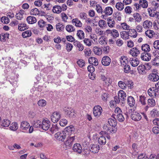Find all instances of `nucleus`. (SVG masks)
I'll return each instance as SVG.
<instances>
[{"label":"nucleus","instance_id":"f257e3e1","mask_svg":"<svg viewBox=\"0 0 159 159\" xmlns=\"http://www.w3.org/2000/svg\"><path fill=\"white\" fill-rule=\"evenodd\" d=\"M67 134V132L62 131L61 132H58L55 134V137L56 139L63 141L65 139Z\"/></svg>","mask_w":159,"mask_h":159},{"label":"nucleus","instance_id":"f03ea898","mask_svg":"<svg viewBox=\"0 0 159 159\" xmlns=\"http://www.w3.org/2000/svg\"><path fill=\"white\" fill-rule=\"evenodd\" d=\"M102 111V107L99 105L95 106L93 108V114L94 116L97 118L99 117Z\"/></svg>","mask_w":159,"mask_h":159},{"label":"nucleus","instance_id":"7ed1b4c3","mask_svg":"<svg viewBox=\"0 0 159 159\" xmlns=\"http://www.w3.org/2000/svg\"><path fill=\"white\" fill-rule=\"evenodd\" d=\"M50 126V122L48 119H43L42 122L41 127L44 130H48Z\"/></svg>","mask_w":159,"mask_h":159},{"label":"nucleus","instance_id":"20e7f679","mask_svg":"<svg viewBox=\"0 0 159 159\" xmlns=\"http://www.w3.org/2000/svg\"><path fill=\"white\" fill-rule=\"evenodd\" d=\"M61 115L57 112H53L51 116L52 121L54 123H56L59 121L60 119Z\"/></svg>","mask_w":159,"mask_h":159},{"label":"nucleus","instance_id":"39448f33","mask_svg":"<svg viewBox=\"0 0 159 159\" xmlns=\"http://www.w3.org/2000/svg\"><path fill=\"white\" fill-rule=\"evenodd\" d=\"M64 111L69 117H72L74 116L75 113V110L71 108L65 107L64 108Z\"/></svg>","mask_w":159,"mask_h":159},{"label":"nucleus","instance_id":"423d86ee","mask_svg":"<svg viewBox=\"0 0 159 159\" xmlns=\"http://www.w3.org/2000/svg\"><path fill=\"white\" fill-rule=\"evenodd\" d=\"M131 119L135 121L140 120L142 118V116L139 112L135 111L133 112L131 116Z\"/></svg>","mask_w":159,"mask_h":159},{"label":"nucleus","instance_id":"0eeeda50","mask_svg":"<svg viewBox=\"0 0 159 159\" xmlns=\"http://www.w3.org/2000/svg\"><path fill=\"white\" fill-rule=\"evenodd\" d=\"M73 150L74 152L78 154L81 153L82 150L81 146L78 143L74 144L73 147Z\"/></svg>","mask_w":159,"mask_h":159},{"label":"nucleus","instance_id":"6e6552de","mask_svg":"<svg viewBox=\"0 0 159 159\" xmlns=\"http://www.w3.org/2000/svg\"><path fill=\"white\" fill-rule=\"evenodd\" d=\"M111 60L110 58L107 56L103 57L102 60V63L104 66H109L111 62Z\"/></svg>","mask_w":159,"mask_h":159},{"label":"nucleus","instance_id":"1a4fd4ad","mask_svg":"<svg viewBox=\"0 0 159 159\" xmlns=\"http://www.w3.org/2000/svg\"><path fill=\"white\" fill-rule=\"evenodd\" d=\"M106 33L108 34H110L114 38H116L119 36V34L117 30L115 29L112 30H106Z\"/></svg>","mask_w":159,"mask_h":159},{"label":"nucleus","instance_id":"9d476101","mask_svg":"<svg viewBox=\"0 0 159 159\" xmlns=\"http://www.w3.org/2000/svg\"><path fill=\"white\" fill-rule=\"evenodd\" d=\"M148 79L152 81L155 82L159 80V76L156 73H152L148 76Z\"/></svg>","mask_w":159,"mask_h":159},{"label":"nucleus","instance_id":"9b49d317","mask_svg":"<svg viewBox=\"0 0 159 159\" xmlns=\"http://www.w3.org/2000/svg\"><path fill=\"white\" fill-rule=\"evenodd\" d=\"M75 140V136H72L69 137L68 138L67 140L66 141L65 143L66 147L69 148L72 146L73 142Z\"/></svg>","mask_w":159,"mask_h":159},{"label":"nucleus","instance_id":"f8f14e48","mask_svg":"<svg viewBox=\"0 0 159 159\" xmlns=\"http://www.w3.org/2000/svg\"><path fill=\"white\" fill-rule=\"evenodd\" d=\"M100 147L98 145L93 144L90 146V151L94 153H98L100 149Z\"/></svg>","mask_w":159,"mask_h":159},{"label":"nucleus","instance_id":"ddd939ff","mask_svg":"<svg viewBox=\"0 0 159 159\" xmlns=\"http://www.w3.org/2000/svg\"><path fill=\"white\" fill-rule=\"evenodd\" d=\"M118 95L119 97L120 100L124 102L126 100V94L122 90H120L118 92Z\"/></svg>","mask_w":159,"mask_h":159},{"label":"nucleus","instance_id":"4468645a","mask_svg":"<svg viewBox=\"0 0 159 159\" xmlns=\"http://www.w3.org/2000/svg\"><path fill=\"white\" fill-rule=\"evenodd\" d=\"M151 55L147 52H144L141 55V57L142 60L145 61H148L151 59Z\"/></svg>","mask_w":159,"mask_h":159},{"label":"nucleus","instance_id":"2eb2a0df","mask_svg":"<svg viewBox=\"0 0 159 159\" xmlns=\"http://www.w3.org/2000/svg\"><path fill=\"white\" fill-rule=\"evenodd\" d=\"M148 105L146 106L145 109L147 110L149 107H151L154 106L156 105V102L155 100L152 98L151 99H148Z\"/></svg>","mask_w":159,"mask_h":159},{"label":"nucleus","instance_id":"dca6fc26","mask_svg":"<svg viewBox=\"0 0 159 159\" xmlns=\"http://www.w3.org/2000/svg\"><path fill=\"white\" fill-rule=\"evenodd\" d=\"M152 23L151 21L147 20L143 22V26L144 28L148 29L152 27Z\"/></svg>","mask_w":159,"mask_h":159},{"label":"nucleus","instance_id":"f3484780","mask_svg":"<svg viewBox=\"0 0 159 159\" xmlns=\"http://www.w3.org/2000/svg\"><path fill=\"white\" fill-rule=\"evenodd\" d=\"M140 53V51L136 47L133 48L130 51V54L133 57L137 56Z\"/></svg>","mask_w":159,"mask_h":159},{"label":"nucleus","instance_id":"a211bd4d","mask_svg":"<svg viewBox=\"0 0 159 159\" xmlns=\"http://www.w3.org/2000/svg\"><path fill=\"white\" fill-rule=\"evenodd\" d=\"M30 126L29 123L26 121H23L21 123L20 128L22 130H25L28 129Z\"/></svg>","mask_w":159,"mask_h":159},{"label":"nucleus","instance_id":"6ab92c4d","mask_svg":"<svg viewBox=\"0 0 159 159\" xmlns=\"http://www.w3.org/2000/svg\"><path fill=\"white\" fill-rule=\"evenodd\" d=\"M131 66L133 67L137 66L139 64V61L136 57L130 58L129 61Z\"/></svg>","mask_w":159,"mask_h":159},{"label":"nucleus","instance_id":"aec40b11","mask_svg":"<svg viewBox=\"0 0 159 159\" xmlns=\"http://www.w3.org/2000/svg\"><path fill=\"white\" fill-rule=\"evenodd\" d=\"M89 62L93 65L97 66L98 65V59L95 57H91L88 60Z\"/></svg>","mask_w":159,"mask_h":159},{"label":"nucleus","instance_id":"412c9836","mask_svg":"<svg viewBox=\"0 0 159 159\" xmlns=\"http://www.w3.org/2000/svg\"><path fill=\"white\" fill-rule=\"evenodd\" d=\"M127 101L128 104L130 107L134 106L135 103V99L132 96L128 97L127 98Z\"/></svg>","mask_w":159,"mask_h":159},{"label":"nucleus","instance_id":"4be33fe9","mask_svg":"<svg viewBox=\"0 0 159 159\" xmlns=\"http://www.w3.org/2000/svg\"><path fill=\"white\" fill-rule=\"evenodd\" d=\"M129 36L135 38L137 36L138 34L136 30L134 29H130L128 31Z\"/></svg>","mask_w":159,"mask_h":159},{"label":"nucleus","instance_id":"5701e85b","mask_svg":"<svg viewBox=\"0 0 159 159\" xmlns=\"http://www.w3.org/2000/svg\"><path fill=\"white\" fill-rule=\"evenodd\" d=\"M26 21L29 24H33L36 22L37 20L35 17L30 16L27 17Z\"/></svg>","mask_w":159,"mask_h":159},{"label":"nucleus","instance_id":"b1692460","mask_svg":"<svg viewBox=\"0 0 159 159\" xmlns=\"http://www.w3.org/2000/svg\"><path fill=\"white\" fill-rule=\"evenodd\" d=\"M108 123L111 126L113 127H115L117 124L116 119L114 118L113 119L111 118L108 119Z\"/></svg>","mask_w":159,"mask_h":159},{"label":"nucleus","instance_id":"393cba45","mask_svg":"<svg viewBox=\"0 0 159 159\" xmlns=\"http://www.w3.org/2000/svg\"><path fill=\"white\" fill-rule=\"evenodd\" d=\"M133 16L135 22H140L142 20V16L139 13H135L134 14Z\"/></svg>","mask_w":159,"mask_h":159},{"label":"nucleus","instance_id":"a878e982","mask_svg":"<svg viewBox=\"0 0 159 159\" xmlns=\"http://www.w3.org/2000/svg\"><path fill=\"white\" fill-rule=\"evenodd\" d=\"M148 94L151 97H153L157 95V91H156L153 88H150L148 91Z\"/></svg>","mask_w":159,"mask_h":159},{"label":"nucleus","instance_id":"bb28decb","mask_svg":"<svg viewBox=\"0 0 159 159\" xmlns=\"http://www.w3.org/2000/svg\"><path fill=\"white\" fill-rule=\"evenodd\" d=\"M62 11L61 7L60 6L56 5L53 7L52 11L57 14L60 13Z\"/></svg>","mask_w":159,"mask_h":159},{"label":"nucleus","instance_id":"cd10ccee","mask_svg":"<svg viewBox=\"0 0 159 159\" xmlns=\"http://www.w3.org/2000/svg\"><path fill=\"white\" fill-rule=\"evenodd\" d=\"M98 41L100 44L105 45L107 44V40L106 37L102 36L99 39Z\"/></svg>","mask_w":159,"mask_h":159},{"label":"nucleus","instance_id":"c85d7f7f","mask_svg":"<svg viewBox=\"0 0 159 159\" xmlns=\"http://www.w3.org/2000/svg\"><path fill=\"white\" fill-rule=\"evenodd\" d=\"M137 69L139 72L141 74H144L146 73L145 71L146 70V68L144 65L141 64L138 67Z\"/></svg>","mask_w":159,"mask_h":159},{"label":"nucleus","instance_id":"c756f323","mask_svg":"<svg viewBox=\"0 0 159 159\" xmlns=\"http://www.w3.org/2000/svg\"><path fill=\"white\" fill-rule=\"evenodd\" d=\"M72 22L73 25H75L76 27H81L82 24L81 21L78 18H75L72 19Z\"/></svg>","mask_w":159,"mask_h":159},{"label":"nucleus","instance_id":"7c9ffc66","mask_svg":"<svg viewBox=\"0 0 159 159\" xmlns=\"http://www.w3.org/2000/svg\"><path fill=\"white\" fill-rule=\"evenodd\" d=\"M153 47L156 49L155 52L159 55V40H156L153 44Z\"/></svg>","mask_w":159,"mask_h":159},{"label":"nucleus","instance_id":"2f4dec72","mask_svg":"<svg viewBox=\"0 0 159 159\" xmlns=\"http://www.w3.org/2000/svg\"><path fill=\"white\" fill-rule=\"evenodd\" d=\"M98 143L101 145H104L106 143V139L105 137L103 135L101 136L98 140Z\"/></svg>","mask_w":159,"mask_h":159},{"label":"nucleus","instance_id":"473e14b6","mask_svg":"<svg viewBox=\"0 0 159 159\" xmlns=\"http://www.w3.org/2000/svg\"><path fill=\"white\" fill-rule=\"evenodd\" d=\"M93 51L95 54L98 55H101L102 53V49L97 47H95L93 48Z\"/></svg>","mask_w":159,"mask_h":159},{"label":"nucleus","instance_id":"72a5a7b5","mask_svg":"<svg viewBox=\"0 0 159 159\" xmlns=\"http://www.w3.org/2000/svg\"><path fill=\"white\" fill-rule=\"evenodd\" d=\"M128 34V31L127 32L125 31H122L120 33L121 37L125 40L128 39L129 38V36Z\"/></svg>","mask_w":159,"mask_h":159},{"label":"nucleus","instance_id":"f704fd0d","mask_svg":"<svg viewBox=\"0 0 159 159\" xmlns=\"http://www.w3.org/2000/svg\"><path fill=\"white\" fill-rule=\"evenodd\" d=\"M140 7L147 8L148 7V2L146 0H140L139 2Z\"/></svg>","mask_w":159,"mask_h":159},{"label":"nucleus","instance_id":"c9c22d12","mask_svg":"<svg viewBox=\"0 0 159 159\" xmlns=\"http://www.w3.org/2000/svg\"><path fill=\"white\" fill-rule=\"evenodd\" d=\"M103 13H105V14L107 15H111L113 13V9L110 7H106Z\"/></svg>","mask_w":159,"mask_h":159},{"label":"nucleus","instance_id":"e433bc0d","mask_svg":"<svg viewBox=\"0 0 159 159\" xmlns=\"http://www.w3.org/2000/svg\"><path fill=\"white\" fill-rule=\"evenodd\" d=\"M56 29L57 31L62 32L64 30L65 26L62 24L58 23L56 26Z\"/></svg>","mask_w":159,"mask_h":159},{"label":"nucleus","instance_id":"4c0bfd02","mask_svg":"<svg viewBox=\"0 0 159 159\" xmlns=\"http://www.w3.org/2000/svg\"><path fill=\"white\" fill-rule=\"evenodd\" d=\"M28 27L27 25L24 23H21L18 26V29L19 30L22 31L27 29Z\"/></svg>","mask_w":159,"mask_h":159},{"label":"nucleus","instance_id":"58836bf2","mask_svg":"<svg viewBox=\"0 0 159 159\" xmlns=\"http://www.w3.org/2000/svg\"><path fill=\"white\" fill-rule=\"evenodd\" d=\"M151 64L153 65L159 66V56L157 55L151 61Z\"/></svg>","mask_w":159,"mask_h":159},{"label":"nucleus","instance_id":"ea45409f","mask_svg":"<svg viewBox=\"0 0 159 159\" xmlns=\"http://www.w3.org/2000/svg\"><path fill=\"white\" fill-rule=\"evenodd\" d=\"M18 128V124L16 122H15L11 123L10 126V129L13 131L17 130Z\"/></svg>","mask_w":159,"mask_h":159},{"label":"nucleus","instance_id":"a19ab883","mask_svg":"<svg viewBox=\"0 0 159 159\" xmlns=\"http://www.w3.org/2000/svg\"><path fill=\"white\" fill-rule=\"evenodd\" d=\"M10 120L7 119H4L2 120L1 125L2 126L7 127L10 125Z\"/></svg>","mask_w":159,"mask_h":159},{"label":"nucleus","instance_id":"79ce46f5","mask_svg":"<svg viewBox=\"0 0 159 159\" xmlns=\"http://www.w3.org/2000/svg\"><path fill=\"white\" fill-rule=\"evenodd\" d=\"M141 49L143 51L145 52H149L150 50L149 46L148 44L142 45L141 46Z\"/></svg>","mask_w":159,"mask_h":159},{"label":"nucleus","instance_id":"37998d69","mask_svg":"<svg viewBox=\"0 0 159 159\" xmlns=\"http://www.w3.org/2000/svg\"><path fill=\"white\" fill-rule=\"evenodd\" d=\"M75 130V128L73 125H70L68 127H67L66 128V130L64 131L66 132L67 134L69 133H72L74 132Z\"/></svg>","mask_w":159,"mask_h":159},{"label":"nucleus","instance_id":"c03bdc74","mask_svg":"<svg viewBox=\"0 0 159 159\" xmlns=\"http://www.w3.org/2000/svg\"><path fill=\"white\" fill-rule=\"evenodd\" d=\"M107 24L110 27H113L115 24V22L114 20L111 19V18H109L107 19Z\"/></svg>","mask_w":159,"mask_h":159},{"label":"nucleus","instance_id":"a18cd8bd","mask_svg":"<svg viewBox=\"0 0 159 159\" xmlns=\"http://www.w3.org/2000/svg\"><path fill=\"white\" fill-rule=\"evenodd\" d=\"M84 34L81 30H78L77 33V35L80 39H83L84 38Z\"/></svg>","mask_w":159,"mask_h":159},{"label":"nucleus","instance_id":"49530a36","mask_svg":"<svg viewBox=\"0 0 159 159\" xmlns=\"http://www.w3.org/2000/svg\"><path fill=\"white\" fill-rule=\"evenodd\" d=\"M150 114L152 117H157L159 114L158 111L156 109H153L150 112Z\"/></svg>","mask_w":159,"mask_h":159},{"label":"nucleus","instance_id":"de8ad7c7","mask_svg":"<svg viewBox=\"0 0 159 159\" xmlns=\"http://www.w3.org/2000/svg\"><path fill=\"white\" fill-rule=\"evenodd\" d=\"M66 29L67 32L70 33L73 32L75 30L74 27L70 25H68L66 26Z\"/></svg>","mask_w":159,"mask_h":159},{"label":"nucleus","instance_id":"09e8293b","mask_svg":"<svg viewBox=\"0 0 159 159\" xmlns=\"http://www.w3.org/2000/svg\"><path fill=\"white\" fill-rule=\"evenodd\" d=\"M39 13V10L36 8L32 9L30 11V14L33 15H39L40 14Z\"/></svg>","mask_w":159,"mask_h":159},{"label":"nucleus","instance_id":"8fccbe9b","mask_svg":"<svg viewBox=\"0 0 159 159\" xmlns=\"http://www.w3.org/2000/svg\"><path fill=\"white\" fill-rule=\"evenodd\" d=\"M116 7L118 10L121 11L124 8V5L122 3L119 2L116 3Z\"/></svg>","mask_w":159,"mask_h":159},{"label":"nucleus","instance_id":"3c124183","mask_svg":"<svg viewBox=\"0 0 159 159\" xmlns=\"http://www.w3.org/2000/svg\"><path fill=\"white\" fill-rule=\"evenodd\" d=\"M59 128L57 125H52V126L50 129V130L52 134L58 131L59 130Z\"/></svg>","mask_w":159,"mask_h":159},{"label":"nucleus","instance_id":"603ef678","mask_svg":"<svg viewBox=\"0 0 159 159\" xmlns=\"http://www.w3.org/2000/svg\"><path fill=\"white\" fill-rule=\"evenodd\" d=\"M146 36H148L150 38H152L153 35L155 34V32L152 30H148L145 32Z\"/></svg>","mask_w":159,"mask_h":159},{"label":"nucleus","instance_id":"864d4df0","mask_svg":"<svg viewBox=\"0 0 159 159\" xmlns=\"http://www.w3.org/2000/svg\"><path fill=\"white\" fill-rule=\"evenodd\" d=\"M146 98L144 96L141 95L139 97V102H140L142 105H145L146 103Z\"/></svg>","mask_w":159,"mask_h":159},{"label":"nucleus","instance_id":"5fc2aeb1","mask_svg":"<svg viewBox=\"0 0 159 159\" xmlns=\"http://www.w3.org/2000/svg\"><path fill=\"white\" fill-rule=\"evenodd\" d=\"M118 85L120 88L123 89H125L126 87V84L125 82L120 81L118 83Z\"/></svg>","mask_w":159,"mask_h":159},{"label":"nucleus","instance_id":"6e6d98bb","mask_svg":"<svg viewBox=\"0 0 159 159\" xmlns=\"http://www.w3.org/2000/svg\"><path fill=\"white\" fill-rule=\"evenodd\" d=\"M111 127L108 124H105L103 126V130L105 131V134H108V131L110 129Z\"/></svg>","mask_w":159,"mask_h":159},{"label":"nucleus","instance_id":"4d7b16f0","mask_svg":"<svg viewBox=\"0 0 159 159\" xmlns=\"http://www.w3.org/2000/svg\"><path fill=\"white\" fill-rule=\"evenodd\" d=\"M31 35V32L29 30H27L23 32L22 34V36L24 38L30 37Z\"/></svg>","mask_w":159,"mask_h":159},{"label":"nucleus","instance_id":"13d9d810","mask_svg":"<svg viewBox=\"0 0 159 159\" xmlns=\"http://www.w3.org/2000/svg\"><path fill=\"white\" fill-rule=\"evenodd\" d=\"M1 20L2 23L5 24H7L10 21L9 19L6 16H2L1 18Z\"/></svg>","mask_w":159,"mask_h":159},{"label":"nucleus","instance_id":"bf43d9fd","mask_svg":"<svg viewBox=\"0 0 159 159\" xmlns=\"http://www.w3.org/2000/svg\"><path fill=\"white\" fill-rule=\"evenodd\" d=\"M117 119L120 122H123L125 120V118L122 114V113L116 115Z\"/></svg>","mask_w":159,"mask_h":159},{"label":"nucleus","instance_id":"052dcab7","mask_svg":"<svg viewBox=\"0 0 159 159\" xmlns=\"http://www.w3.org/2000/svg\"><path fill=\"white\" fill-rule=\"evenodd\" d=\"M102 52L104 53L108 54L110 50V48L108 46L103 47L102 48Z\"/></svg>","mask_w":159,"mask_h":159},{"label":"nucleus","instance_id":"680f3d73","mask_svg":"<svg viewBox=\"0 0 159 159\" xmlns=\"http://www.w3.org/2000/svg\"><path fill=\"white\" fill-rule=\"evenodd\" d=\"M106 21L102 20H99L98 22V25L101 28H103L106 25Z\"/></svg>","mask_w":159,"mask_h":159},{"label":"nucleus","instance_id":"e2e57ef3","mask_svg":"<svg viewBox=\"0 0 159 159\" xmlns=\"http://www.w3.org/2000/svg\"><path fill=\"white\" fill-rule=\"evenodd\" d=\"M39 26L41 28L43 27L46 25V22L43 20H40L38 22Z\"/></svg>","mask_w":159,"mask_h":159},{"label":"nucleus","instance_id":"0e129e2a","mask_svg":"<svg viewBox=\"0 0 159 159\" xmlns=\"http://www.w3.org/2000/svg\"><path fill=\"white\" fill-rule=\"evenodd\" d=\"M121 28L124 30H129L130 29V27L127 25L126 23H123L121 24Z\"/></svg>","mask_w":159,"mask_h":159},{"label":"nucleus","instance_id":"69168bd1","mask_svg":"<svg viewBox=\"0 0 159 159\" xmlns=\"http://www.w3.org/2000/svg\"><path fill=\"white\" fill-rule=\"evenodd\" d=\"M120 61L122 64L123 65H126V64L128 63V61L127 59V57L124 56L123 57H121Z\"/></svg>","mask_w":159,"mask_h":159},{"label":"nucleus","instance_id":"338daca9","mask_svg":"<svg viewBox=\"0 0 159 159\" xmlns=\"http://www.w3.org/2000/svg\"><path fill=\"white\" fill-rule=\"evenodd\" d=\"M68 121L65 119H62L60 121L59 124L61 126H64L67 124Z\"/></svg>","mask_w":159,"mask_h":159},{"label":"nucleus","instance_id":"774afa93","mask_svg":"<svg viewBox=\"0 0 159 159\" xmlns=\"http://www.w3.org/2000/svg\"><path fill=\"white\" fill-rule=\"evenodd\" d=\"M148 159H159V154L157 155L154 154H151Z\"/></svg>","mask_w":159,"mask_h":159}]
</instances>
